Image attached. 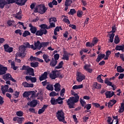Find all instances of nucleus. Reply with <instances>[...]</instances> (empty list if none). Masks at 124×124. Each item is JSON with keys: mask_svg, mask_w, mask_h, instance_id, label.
Here are the masks:
<instances>
[{"mask_svg": "<svg viewBox=\"0 0 124 124\" xmlns=\"http://www.w3.org/2000/svg\"><path fill=\"white\" fill-rule=\"evenodd\" d=\"M30 107H35L37 105V100H33L30 103Z\"/></svg>", "mask_w": 124, "mask_h": 124, "instance_id": "26", "label": "nucleus"}, {"mask_svg": "<svg viewBox=\"0 0 124 124\" xmlns=\"http://www.w3.org/2000/svg\"><path fill=\"white\" fill-rule=\"evenodd\" d=\"M83 88H84V86H83V84H80V85H74L72 89L73 90H78V89H83Z\"/></svg>", "mask_w": 124, "mask_h": 124, "instance_id": "30", "label": "nucleus"}, {"mask_svg": "<svg viewBox=\"0 0 124 124\" xmlns=\"http://www.w3.org/2000/svg\"><path fill=\"white\" fill-rule=\"evenodd\" d=\"M111 31L108 32V33H115L116 31H117V28H116V25H114L111 27Z\"/></svg>", "mask_w": 124, "mask_h": 124, "instance_id": "38", "label": "nucleus"}, {"mask_svg": "<svg viewBox=\"0 0 124 124\" xmlns=\"http://www.w3.org/2000/svg\"><path fill=\"white\" fill-rule=\"evenodd\" d=\"M40 27L41 29H43L44 30H45V29H47V24H41L40 26Z\"/></svg>", "mask_w": 124, "mask_h": 124, "instance_id": "61", "label": "nucleus"}, {"mask_svg": "<svg viewBox=\"0 0 124 124\" xmlns=\"http://www.w3.org/2000/svg\"><path fill=\"white\" fill-rule=\"evenodd\" d=\"M71 92L72 95H74L75 97H71L67 101V105H68L70 109L74 108V105L75 104V103H77V102H78V101H79V98L77 93H75V92H74L72 90L71 91Z\"/></svg>", "mask_w": 124, "mask_h": 124, "instance_id": "1", "label": "nucleus"}, {"mask_svg": "<svg viewBox=\"0 0 124 124\" xmlns=\"http://www.w3.org/2000/svg\"><path fill=\"white\" fill-rule=\"evenodd\" d=\"M49 96H50V97L56 96V92L54 91L51 92L49 93Z\"/></svg>", "mask_w": 124, "mask_h": 124, "instance_id": "64", "label": "nucleus"}, {"mask_svg": "<svg viewBox=\"0 0 124 124\" xmlns=\"http://www.w3.org/2000/svg\"><path fill=\"white\" fill-rule=\"evenodd\" d=\"M93 87L94 89H97V90H100V89H101V85L97 83V82L93 83Z\"/></svg>", "mask_w": 124, "mask_h": 124, "instance_id": "28", "label": "nucleus"}, {"mask_svg": "<svg viewBox=\"0 0 124 124\" xmlns=\"http://www.w3.org/2000/svg\"><path fill=\"white\" fill-rule=\"evenodd\" d=\"M29 35H31V32L28 31H25L24 32H23L22 34V36H23V37H26V36H28Z\"/></svg>", "mask_w": 124, "mask_h": 124, "instance_id": "41", "label": "nucleus"}, {"mask_svg": "<svg viewBox=\"0 0 124 124\" xmlns=\"http://www.w3.org/2000/svg\"><path fill=\"white\" fill-rule=\"evenodd\" d=\"M30 43L28 42L25 44V46L24 45L20 46L19 48L20 52L17 54L18 57H21L22 58H25V56H26V50L27 48H30Z\"/></svg>", "mask_w": 124, "mask_h": 124, "instance_id": "2", "label": "nucleus"}, {"mask_svg": "<svg viewBox=\"0 0 124 124\" xmlns=\"http://www.w3.org/2000/svg\"><path fill=\"white\" fill-rule=\"evenodd\" d=\"M57 71H52L51 73L49 75V77L51 79L55 80L57 78Z\"/></svg>", "mask_w": 124, "mask_h": 124, "instance_id": "16", "label": "nucleus"}, {"mask_svg": "<svg viewBox=\"0 0 124 124\" xmlns=\"http://www.w3.org/2000/svg\"><path fill=\"white\" fill-rule=\"evenodd\" d=\"M65 93V89L62 88V90L60 91V96L63 97L64 96V93Z\"/></svg>", "mask_w": 124, "mask_h": 124, "instance_id": "49", "label": "nucleus"}, {"mask_svg": "<svg viewBox=\"0 0 124 124\" xmlns=\"http://www.w3.org/2000/svg\"><path fill=\"white\" fill-rule=\"evenodd\" d=\"M76 13V11L74 9H71L70 11L68 12L69 15H74Z\"/></svg>", "mask_w": 124, "mask_h": 124, "instance_id": "45", "label": "nucleus"}, {"mask_svg": "<svg viewBox=\"0 0 124 124\" xmlns=\"http://www.w3.org/2000/svg\"><path fill=\"white\" fill-rule=\"evenodd\" d=\"M54 60H55V61H58V60H59V59H60V54L56 53V54H54Z\"/></svg>", "mask_w": 124, "mask_h": 124, "instance_id": "55", "label": "nucleus"}, {"mask_svg": "<svg viewBox=\"0 0 124 124\" xmlns=\"http://www.w3.org/2000/svg\"><path fill=\"white\" fill-rule=\"evenodd\" d=\"M97 80L98 82H99V83H103V79H101V75H99L97 77Z\"/></svg>", "mask_w": 124, "mask_h": 124, "instance_id": "54", "label": "nucleus"}, {"mask_svg": "<svg viewBox=\"0 0 124 124\" xmlns=\"http://www.w3.org/2000/svg\"><path fill=\"white\" fill-rule=\"evenodd\" d=\"M114 42L115 44H119V43H120V38H119V36L118 35L115 36Z\"/></svg>", "mask_w": 124, "mask_h": 124, "instance_id": "39", "label": "nucleus"}, {"mask_svg": "<svg viewBox=\"0 0 124 124\" xmlns=\"http://www.w3.org/2000/svg\"><path fill=\"white\" fill-rule=\"evenodd\" d=\"M49 42H42L41 43V45L43 47H46V46H48V45H49Z\"/></svg>", "mask_w": 124, "mask_h": 124, "instance_id": "57", "label": "nucleus"}, {"mask_svg": "<svg viewBox=\"0 0 124 124\" xmlns=\"http://www.w3.org/2000/svg\"><path fill=\"white\" fill-rule=\"evenodd\" d=\"M40 44H41V43H40V41H39V40L37 41L36 42H34V46L36 47V49L39 47Z\"/></svg>", "mask_w": 124, "mask_h": 124, "instance_id": "53", "label": "nucleus"}, {"mask_svg": "<svg viewBox=\"0 0 124 124\" xmlns=\"http://www.w3.org/2000/svg\"><path fill=\"white\" fill-rule=\"evenodd\" d=\"M57 22V18L51 17L49 18V23H56Z\"/></svg>", "mask_w": 124, "mask_h": 124, "instance_id": "40", "label": "nucleus"}, {"mask_svg": "<svg viewBox=\"0 0 124 124\" xmlns=\"http://www.w3.org/2000/svg\"><path fill=\"white\" fill-rule=\"evenodd\" d=\"M46 89L48 90V91H53L54 87H53L52 85L48 84L46 86Z\"/></svg>", "mask_w": 124, "mask_h": 124, "instance_id": "44", "label": "nucleus"}, {"mask_svg": "<svg viewBox=\"0 0 124 124\" xmlns=\"http://www.w3.org/2000/svg\"><path fill=\"white\" fill-rule=\"evenodd\" d=\"M70 55V53L67 52V51L65 50L63 51L62 60H63L64 61H69Z\"/></svg>", "mask_w": 124, "mask_h": 124, "instance_id": "9", "label": "nucleus"}, {"mask_svg": "<svg viewBox=\"0 0 124 124\" xmlns=\"http://www.w3.org/2000/svg\"><path fill=\"white\" fill-rule=\"evenodd\" d=\"M47 107H48V105H44L43 107L39 109L38 111V114L39 115H40V114H42V113H43L44 112V111H45V109H46V108H47Z\"/></svg>", "mask_w": 124, "mask_h": 124, "instance_id": "19", "label": "nucleus"}, {"mask_svg": "<svg viewBox=\"0 0 124 124\" xmlns=\"http://www.w3.org/2000/svg\"><path fill=\"white\" fill-rule=\"evenodd\" d=\"M31 95V96L30 97V98L28 97L27 99L29 100H31V99L35 97V92H34V91H30V95Z\"/></svg>", "mask_w": 124, "mask_h": 124, "instance_id": "33", "label": "nucleus"}, {"mask_svg": "<svg viewBox=\"0 0 124 124\" xmlns=\"http://www.w3.org/2000/svg\"><path fill=\"white\" fill-rule=\"evenodd\" d=\"M16 115L17 116V117H23L24 112L22 111H18L16 112Z\"/></svg>", "mask_w": 124, "mask_h": 124, "instance_id": "48", "label": "nucleus"}, {"mask_svg": "<svg viewBox=\"0 0 124 124\" xmlns=\"http://www.w3.org/2000/svg\"><path fill=\"white\" fill-rule=\"evenodd\" d=\"M6 4H10V3H15V0H4Z\"/></svg>", "mask_w": 124, "mask_h": 124, "instance_id": "51", "label": "nucleus"}, {"mask_svg": "<svg viewBox=\"0 0 124 124\" xmlns=\"http://www.w3.org/2000/svg\"><path fill=\"white\" fill-rule=\"evenodd\" d=\"M82 15H83V11H78L77 12V16H78V17H82Z\"/></svg>", "mask_w": 124, "mask_h": 124, "instance_id": "58", "label": "nucleus"}, {"mask_svg": "<svg viewBox=\"0 0 124 124\" xmlns=\"http://www.w3.org/2000/svg\"><path fill=\"white\" fill-rule=\"evenodd\" d=\"M92 105L94 107H96V108H98L100 107V105L97 103H92Z\"/></svg>", "mask_w": 124, "mask_h": 124, "instance_id": "60", "label": "nucleus"}, {"mask_svg": "<svg viewBox=\"0 0 124 124\" xmlns=\"http://www.w3.org/2000/svg\"><path fill=\"white\" fill-rule=\"evenodd\" d=\"M15 18L18 19V20H21L22 19V10H21V9L15 15Z\"/></svg>", "mask_w": 124, "mask_h": 124, "instance_id": "18", "label": "nucleus"}, {"mask_svg": "<svg viewBox=\"0 0 124 124\" xmlns=\"http://www.w3.org/2000/svg\"><path fill=\"white\" fill-rule=\"evenodd\" d=\"M23 120H25V118L24 117H18L17 119V123L21 124L22 123Z\"/></svg>", "mask_w": 124, "mask_h": 124, "instance_id": "56", "label": "nucleus"}, {"mask_svg": "<svg viewBox=\"0 0 124 124\" xmlns=\"http://www.w3.org/2000/svg\"><path fill=\"white\" fill-rule=\"evenodd\" d=\"M54 90L55 91V92H60V91H61V84H60L59 83H55V84L54 85Z\"/></svg>", "mask_w": 124, "mask_h": 124, "instance_id": "24", "label": "nucleus"}, {"mask_svg": "<svg viewBox=\"0 0 124 124\" xmlns=\"http://www.w3.org/2000/svg\"><path fill=\"white\" fill-rule=\"evenodd\" d=\"M79 101L81 106H82V107H85V105H86V102L83 100V99H82V98H80Z\"/></svg>", "mask_w": 124, "mask_h": 124, "instance_id": "50", "label": "nucleus"}, {"mask_svg": "<svg viewBox=\"0 0 124 124\" xmlns=\"http://www.w3.org/2000/svg\"><path fill=\"white\" fill-rule=\"evenodd\" d=\"M29 28H30V31L31 32V33H35L36 32V31H37V28L36 27L32 26V24L31 23L29 24Z\"/></svg>", "mask_w": 124, "mask_h": 124, "instance_id": "14", "label": "nucleus"}, {"mask_svg": "<svg viewBox=\"0 0 124 124\" xmlns=\"http://www.w3.org/2000/svg\"><path fill=\"white\" fill-rule=\"evenodd\" d=\"M19 94H20V92L16 91L15 93H14V95L16 96V98L19 97Z\"/></svg>", "mask_w": 124, "mask_h": 124, "instance_id": "63", "label": "nucleus"}, {"mask_svg": "<svg viewBox=\"0 0 124 124\" xmlns=\"http://www.w3.org/2000/svg\"><path fill=\"white\" fill-rule=\"evenodd\" d=\"M27 0H15V3L20 6H23V5L26 4Z\"/></svg>", "mask_w": 124, "mask_h": 124, "instance_id": "10", "label": "nucleus"}, {"mask_svg": "<svg viewBox=\"0 0 124 124\" xmlns=\"http://www.w3.org/2000/svg\"><path fill=\"white\" fill-rule=\"evenodd\" d=\"M7 70V67L4 66L1 64H0V75H4Z\"/></svg>", "mask_w": 124, "mask_h": 124, "instance_id": "8", "label": "nucleus"}, {"mask_svg": "<svg viewBox=\"0 0 124 124\" xmlns=\"http://www.w3.org/2000/svg\"><path fill=\"white\" fill-rule=\"evenodd\" d=\"M22 85L24 88H33V84H29L27 82H23Z\"/></svg>", "mask_w": 124, "mask_h": 124, "instance_id": "25", "label": "nucleus"}, {"mask_svg": "<svg viewBox=\"0 0 124 124\" xmlns=\"http://www.w3.org/2000/svg\"><path fill=\"white\" fill-rule=\"evenodd\" d=\"M63 65V61H61L59 62L58 65L55 67V69H61V68H62Z\"/></svg>", "mask_w": 124, "mask_h": 124, "instance_id": "31", "label": "nucleus"}, {"mask_svg": "<svg viewBox=\"0 0 124 124\" xmlns=\"http://www.w3.org/2000/svg\"><path fill=\"white\" fill-rule=\"evenodd\" d=\"M57 63H58V61L54 60V58H52V60L50 61L49 65L51 67H54V66H56L57 65Z\"/></svg>", "mask_w": 124, "mask_h": 124, "instance_id": "21", "label": "nucleus"}, {"mask_svg": "<svg viewBox=\"0 0 124 124\" xmlns=\"http://www.w3.org/2000/svg\"><path fill=\"white\" fill-rule=\"evenodd\" d=\"M4 49L5 52L7 53H12L13 52V47L9 46L7 44L4 45Z\"/></svg>", "mask_w": 124, "mask_h": 124, "instance_id": "11", "label": "nucleus"}, {"mask_svg": "<svg viewBox=\"0 0 124 124\" xmlns=\"http://www.w3.org/2000/svg\"><path fill=\"white\" fill-rule=\"evenodd\" d=\"M35 33V35L38 36H42L43 35L42 31H41V30L37 31Z\"/></svg>", "mask_w": 124, "mask_h": 124, "instance_id": "43", "label": "nucleus"}, {"mask_svg": "<svg viewBox=\"0 0 124 124\" xmlns=\"http://www.w3.org/2000/svg\"><path fill=\"white\" fill-rule=\"evenodd\" d=\"M117 72H119L120 73H122L124 72V69L123 68L122 66H118L117 67Z\"/></svg>", "mask_w": 124, "mask_h": 124, "instance_id": "35", "label": "nucleus"}, {"mask_svg": "<svg viewBox=\"0 0 124 124\" xmlns=\"http://www.w3.org/2000/svg\"><path fill=\"white\" fill-rule=\"evenodd\" d=\"M11 65L12 68L14 69V70H17V67L15 66V62H12L11 63Z\"/></svg>", "mask_w": 124, "mask_h": 124, "instance_id": "52", "label": "nucleus"}, {"mask_svg": "<svg viewBox=\"0 0 124 124\" xmlns=\"http://www.w3.org/2000/svg\"><path fill=\"white\" fill-rule=\"evenodd\" d=\"M105 94L106 96V98H111L112 96L114 95V97L116 96V94H115V93L114 92H111V91H107Z\"/></svg>", "mask_w": 124, "mask_h": 124, "instance_id": "13", "label": "nucleus"}, {"mask_svg": "<svg viewBox=\"0 0 124 124\" xmlns=\"http://www.w3.org/2000/svg\"><path fill=\"white\" fill-rule=\"evenodd\" d=\"M56 116L59 122H62L63 124H66V121H65V117L64 116V112L62 110H58L56 113Z\"/></svg>", "mask_w": 124, "mask_h": 124, "instance_id": "4", "label": "nucleus"}, {"mask_svg": "<svg viewBox=\"0 0 124 124\" xmlns=\"http://www.w3.org/2000/svg\"><path fill=\"white\" fill-rule=\"evenodd\" d=\"M124 49V46H118L117 45L115 47V50L116 51H123Z\"/></svg>", "mask_w": 124, "mask_h": 124, "instance_id": "32", "label": "nucleus"}, {"mask_svg": "<svg viewBox=\"0 0 124 124\" xmlns=\"http://www.w3.org/2000/svg\"><path fill=\"white\" fill-rule=\"evenodd\" d=\"M85 108H86L87 110H90L91 108H92V106L91 105V104H87L86 106L84 107Z\"/></svg>", "mask_w": 124, "mask_h": 124, "instance_id": "59", "label": "nucleus"}, {"mask_svg": "<svg viewBox=\"0 0 124 124\" xmlns=\"http://www.w3.org/2000/svg\"><path fill=\"white\" fill-rule=\"evenodd\" d=\"M11 77H12L11 75L9 73H7L3 76V79L5 80V81H7V80H10Z\"/></svg>", "mask_w": 124, "mask_h": 124, "instance_id": "23", "label": "nucleus"}, {"mask_svg": "<svg viewBox=\"0 0 124 124\" xmlns=\"http://www.w3.org/2000/svg\"><path fill=\"white\" fill-rule=\"evenodd\" d=\"M6 2L5 0H0V8H4V6L6 5Z\"/></svg>", "mask_w": 124, "mask_h": 124, "instance_id": "29", "label": "nucleus"}, {"mask_svg": "<svg viewBox=\"0 0 124 124\" xmlns=\"http://www.w3.org/2000/svg\"><path fill=\"white\" fill-rule=\"evenodd\" d=\"M97 42H98V39H97V38H94L93 40L92 43L94 44V45L96 44Z\"/></svg>", "mask_w": 124, "mask_h": 124, "instance_id": "62", "label": "nucleus"}, {"mask_svg": "<svg viewBox=\"0 0 124 124\" xmlns=\"http://www.w3.org/2000/svg\"><path fill=\"white\" fill-rule=\"evenodd\" d=\"M86 79V76L84 74L80 72H78L77 74V81L78 83H81L83 80Z\"/></svg>", "mask_w": 124, "mask_h": 124, "instance_id": "5", "label": "nucleus"}, {"mask_svg": "<svg viewBox=\"0 0 124 124\" xmlns=\"http://www.w3.org/2000/svg\"><path fill=\"white\" fill-rule=\"evenodd\" d=\"M22 95L23 97H29L31 95V91L25 92Z\"/></svg>", "mask_w": 124, "mask_h": 124, "instance_id": "37", "label": "nucleus"}, {"mask_svg": "<svg viewBox=\"0 0 124 124\" xmlns=\"http://www.w3.org/2000/svg\"><path fill=\"white\" fill-rule=\"evenodd\" d=\"M8 85H5V86L2 85L1 88V91L2 92V93L4 95L5 93L7 92L9 88Z\"/></svg>", "mask_w": 124, "mask_h": 124, "instance_id": "15", "label": "nucleus"}, {"mask_svg": "<svg viewBox=\"0 0 124 124\" xmlns=\"http://www.w3.org/2000/svg\"><path fill=\"white\" fill-rule=\"evenodd\" d=\"M124 103L122 102L121 103V107L120 109L118 110L119 113L120 114H122V113H124Z\"/></svg>", "mask_w": 124, "mask_h": 124, "instance_id": "27", "label": "nucleus"}, {"mask_svg": "<svg viewBox=\"0 0 124 124\" xmlns=\"http://www.w3.org/2000/svg\"><path fill=\"white\" fill-rule=\"evenodd\" d=\"M50 103L52 105H57V104H62V102H60L59 101L58 98L56 99V98L54 97H51L50 100Z\"/></svg>", "mask_w": 124, "mask_h": 124, "instance_id": "7", "label": "nucleus"}, {"mask_svg": "<svg viewBox=\"0 0 124 124\" xmlns=\"http://www.w3.org/2000/svg\"><path fill=\"white\" fill-rule=\"evenodd\" d=\"M47 8H46L44 4H41L39 8V13L40 14H44V13L47 11Z\"/></svg>", "mask_w": 124, "mask_h": 124, "instance_id": "6", "label": "nucleus"}, {"mask_svg": "<svg viewBox=\"0 0 124 124\" xmlns=\"http://www.w3.org/2000/svg\"><path fill=\"white\" fill-rule=\"evenodd\" d=\"M86 47H90V48H92L94 46V45L93 44V43H90V42H88L86 44Z\"/></svg>", "mask_w": 124, "mask_h": 124, "instance_id": "47", "label": "nucleus"}, {"mask_svg": "<svg viewBox=\"0 0 124 124\" xmlns=\"http://www.w3.org/2000/svg\"><path fill=\"white\" fill-rule=\"evenodd\" d=\"M7 24H8L9 27H12V26H13V25H15V21L9 20L7 21Z\"/></svg>", "mask_w": 124, "mask_h": 124, "instance_id": "34", "label": "nucleus"}, {"mask_svg": "<svg viewBox=\"0 0 124 124\" xmlns=\"http://www.w3.org/2000/svg\"><path fill=\"white\" fill-rule=\"evenodd\" d=\"M39 7H40V4L36 6L34 10V13H39Z\"/></svg>", "mask_w": 124, "mask_h": 124, "instance_id": "46", "label": "nucleus"}, {"mask_svg": "<svg viewBox=\"0 0 124 124\" xmlns=\"http://www.w3.org/2000/svg\"><path fill=\"white\" fill-rule=\"evenodd\" d=\"M105 57V54H100L97 56V58L96 59V62H99L102 59H104Z\"/></svg>", "mask_w": 124, "mask_h": 124, "instance_id": "17", "label": "nucleus"}, {"mask_svg": "<svg viewBox=\"0 0 124 124\" xmlns=\"http://www.w3.org/2000/svg\"><path fill=\"white\" fill-rule=\"evenodd\" d=\"M38 62H31V67H34V68H35V67H37V66H38Z\"/></svg>", "mask_w": 124, "mask_h": 124, "instance_id": "42", "label": "nucleus"}, {"mask_svg": "<svg viewBox=\"0 0 124 124\" xmlns=\"http://www.w3.org/2000/svg\"><path fill=\"white\" fill-rule=\"evenodd\" d=\"M49 58L50 57L47 54H44L43 55V59H44L45 62H46V63L49 62H51V59H50Z\"/></svg>", "mask_w": 124, "mask_h": 124, "instance_id": "22", "label": "nucleus"}, {"mask_svg": "<svg viewBox=\"0 0 124 124\" xmlns=\"http://www.w3.org/2000/svg\"><path fill=\"white\" fill-rule=\"evenodd\" d=\"M22 70H25L24 72L25 75H30L31 76H34V70L31 68V67L29 66H26L24 65L22 67Z\"/></svg>", "mask_w": 124, "mask_h": 124, "instance_id": "3", "label": "nucleus"}, {"mask_svg": "<svg viewBox=\"0 0 124 124\" xmlns=\"http://www.w3.org/2000/svg\"><path fill=\"white\" fill-rule=\"evenodd\" d=\"M48 78V72H45L43 74L41 75L39 78V80L40 81H44V80H46Z\"/></svg>", "mask_w": 124, "mask_h": 124, "instance_id": "12", "label": "nucleus"}, {"mask_svg": "<svg viewBox=\"0 0 124 124\" xmlns=\"http://www.w3.org/2000/svg\"><path fill=\"white\" fill-rule=\"evenodd\" d=\"M109 42L110 43H113V41H114V37L115 36V34L114 33H112L111 34H109Z\"/></svg>", "mask_w": 124, "mask_h": 124, "instance_id": "36", "label": "nucleus"}, {"mask_svg": "<svg viewBox=\"0 0 124 124\" xmlns=\"http://www.w3.org/2000/svg\"><path fill=\"white\" fill-rule=\"evenodd\" d=\"M105 83H106L107 86H110V87H112V88L116 87V86L114 84H112V83L111 81H109V80H108V78H105Z\"/></svg>", "mask_w": 124, "mask_h": 124, "instance_id": "20", "label": "nucleus"}]
</instances>
